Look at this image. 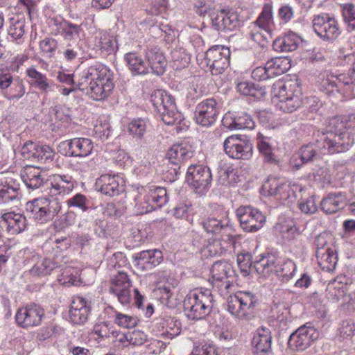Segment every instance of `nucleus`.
<instances>
[{"label":"nucleus","mask_w":355,"mask_h":355,"mask_svg":"<svg viewBox=\"0 0 355 355\" xmlns=\"http://www.w3.org/2000/svg\"><path fill=\"white\" fill-rule=\"evenodd\" d=\"M296 270V265L292 260H287L283 263L279 270H277V275L283 282H288L291 279Z\"/></svg>","instance_id":"nucleus-51"},{"label":"nucleus","mask_w":355,"mask_h":355,"mask_svg":"<svg viewBox=\"0 0 355 355\" xmlns=\"http://www.w3.org/2000/svg\"><path fill=\"white\" fill-rule=\"evenodd\" d=\"M125 59L129 69L134 75L145 74L148 72V68L144 61L137 53H126Z\"/></svg>","instance_id":"nucleus-36"},{"label":"nucleus","mask_w":355,"mask_h":355,"mask_svg":"<svg viewBox=\"0 0 355 355\" xmlns=\"http://www.w3.org/2000/svg\"><path fill=\"white\" fill-rule=\"evenodd\" d=\"M44 315V309L33 304L19 309L16 313L15 320L20 327L28 328L40 324Z\"/></svg>","instance_id":"nucleus-16"},{"label":"nucleus","mask_w":355,"mask_h":355,"mask_svg":"<svg viewBox=\"0 0 355 355\" xmlns=\"http://www.w3.org/2000/svg\"><path fill=\"white\" fill-rule=\"evenodd\" d=\"M288 62L282 58H275L268 61L262 67L255 68L252 72V78L257 81L266 80L285 73Z\"/></svg>","instance_id":"nucleus-10"},{"label":"nucleus","mask_w":355,"mask_h":355,"mask_svg":"<svg viewBox=\"0 0 355 355\" xmlns=\"http://www.w3.org/2000/svg\"><path fill=\"white\" fill-rule=\"evenodd\" d=\"M147 193L156 208L161 207L168 201L166 190L164 187H153Z\"/></svg>","instance_id":"nucleus-43"},{"label":"nucleus","mask_w":355,"mask_h":355,"mask_svg":"<svg viewBox=\"0 0 355 355\" xmlns=\"http://www.w3.org/2000/svg\"><path fill=\"white\" fill-rule=\"evenodd\" d=\"M343 16L349 26L355 29V7L352 4H345L343 7Z\"/></svg>","instance_id":"nucleus-64"},{"label":"nucleus","mask_w":355,"mask_h":355,"mask_svg":"<svg viewBox=\"0 0 355 355\" xmlns=\"http://www.w3.org/2000/svg\"><path fill=\"white\" fill-rule=\"evenodd\" d=\"M237 90L245 96H253L256 98H261L266 94L265 88L248 81L240 82L237 84Z\"/></svg>","instance_id":"nucleus-37"},{"label":"nucleus","mask_w":355,"mask_h":355,"mask_svg":"<svg viewBox=\"0 0 355 355\" xmlns=\"http://www.w3.org/2000/svg\"><path fill=\"white\" fill-rule=\"evenodd\" d=\"M327 291L329 298L335 302H338L343 298L345 295L343 286L337 287L334 284H329L327 286Z\"/></svg>","instance_id":"nucleus-63"},{"label":"nucleus","mask_w":355,"mask_h":355,"mask_svg":"<svg viewBox=\"0 0 355 355\" xmlns=\"http://www.w3.org/2000/svg\"><path fill=\"white\" fill-rule=\"evenodd\" d=\"M230 52L228 48L215 46L208 49L205 55V62L212 75H219L230 65Z\"/></svg>","instance_id":"nucleus-6"},{"label":"nucleus","mask_w":355,"mask_h":355,"mask_svg":"<svg viewBox=\"0 0 355 355\" xmlns=\"http://www.w3.org/2000/svg\"><path fill=\"white\" fill-rule=\"evenodd\" d=\"M347 203L346 196L342 192L330 193L320 202V209L326 214H333L343 209Z\"/></svg>","instance_id":"nucleus-24"},{"label":"nucleus","mask_w":355,"mask_h":355,"mask_svg":"<svg viewBox=\"0 0 355 355\" xmlns=\"http://www.w3.org/2000/svg\"><path fill=\"white\" fill-rule=\"evenodd\" d=\"M60 147L64 148L67 156L87 157L92 153L94 145L88 138L76 137L62 141Z\"/></svg>","instance_id":"nucleus-17"},{"label":"nucleus","mask_w":355,"mask_h":355,"mask_svg":"<svg viewBox=\"0 0 355 355\" xmlns=\"http://www.w3.org/2000/svg\"><path fill=\"white\" fill-rule=\"evenodd\" d=\"M40 48L44 53L51 57L58 48V41L51 37L45 38L40 42Z\"/></svg>","instance_id":"nucleus-61"},{"label":"nucleus","mask_w":355,"mask_h":355,"mask_svg":"<svg viewBox=\"0 0 355 355\" xmlns=\"http://www.w3.org/2000/svg\"><path fill=\"white\" fill-rule=\"evenodd\" d=\"M54 157V151L47 145H39L35 152V156L33 161H37L41 163H47L51 162Z\"/></svg>","instance_id":"nucleus-47"},{"label":"nucleus","mask_w":355,"mask_h":355,"mask_svg":"<svg viewBox=\"0 0 355 355\" xmlns=\"http://www.w3.org/2000/svg\"><path fill=\"white\" fill-rule=\"evenodd\" d=\"M193 154L194 150L191 145L181 143L172 146L168 150L166 158L174 166H178L191 159Z\"/></svg>","instance_id":"nucleus-23"},{"label":"nucleus","mask_w":355,"mask_h":355,"mask_svg":"<svg viewBox=\"0 0 355 355\" xmlns=\"http://www.w3.org/2000/svg\"><path fill=\"white\" fill-rule=\"evenodd\" d=\"M19 188L9 184L0 187V203H6L17 198Z\"/></svg>","instance_id":"nucleus-52"},{"label":"nucleus","mask_w":355,"mask_h":355,"mask_svg":"<svg viewBox=\"0 0 355 355\" xmlns=\"http://www.w3.org/2000/svg\"><path fill=\"white\" fill-rule=\"evenodd\" d=\"M302 103V94H301L279 101L277 103V107L284 112L291 113L300 108Z\"/></svg>","instance_id":"nucleus-39"},{"label":"nucleus","mask_w":355,"mask_h":355,"mask_svg":"<svg viewBox=\"0 0 355 355\" xmlns=\"http://www.w3.org/2000/svg\"><path fill=\"white\" fill-rule=\"evenodd\" d=\"M202 225L208 233L216 234L227 228L228 221L227 220H218L216 218H208L203 221Z\"/></svg>","instance_id":"nucleus-45"},{"label":"nucleus","mask_w":355,"mask_h":355,"mask_svg":"<svg viewBox=\"0 0 355 355\" xmlns=\"http://www.w3.org/2000/svg\"><path fill=\"white\" fill-rule=\"evenodd\" d=\"M52 189L55 190L54 195L68 194L74 187L71 177L55 175L51 182Z\"/></svg>","instance_id":"nucleus-33"},{"label":"nucleus","mask_w":355,"mask_h":355,"mask_svg":"<svg viewBox=\"0 0 355 355\" xmlns=\"http://www.w3.org/2000/svg\"><path fill=\"white\" fill-rule=\"evenodd\" d=\"M277 265V257L273 254L268 253L256 258L253 261V269L260 276L266 277L276 270Z\"/></svg>","instance_id":"nucleus-25"},{"label":"nucleus","mask_w":355,"mask_h":355,"mask_svg":"<svg viewBox=\"0 0 355 355\" xmlns=\"http://www.w3.org/2000/svg\"><path fill=\"white\" fill-rule=\"evenodd\" d=\"M259 28L267 34H270L273 26L272 7L270 4H265L262 12L255 21Z\"/></svg>","instance_id":"nucleus-35"},{"label":"nucleus","mask_w":355,"mask_h":355,"mask_svg":"<svg viewBox=\"0 0 355 355\" xmlns=\"http://www.w3.org/2000/svg\"><path fill=\"white\" fill-rule=\"evenodd\" d=\"M21 179L26 187L33 190L41 187L45 183V177L40 168L32 166L24 168Z\"/></svg>","instance_id":"nucleus-29"},{"label":"nucleus","mask_w":355,"mask_h":355,"mask_svg":"<svg viewBox=\"0 0 355 355\" xmlns=\"http://www.w3.org/2000/svg\"><path fill=\"white\" fill-rule=\"evenodd\" d=\"M171 58L173 62V67L182 69L187 67L190 62V55L187 53L184 49H178L171 51Z\"/></svg>","instance_id":"nucleus-46"},{"label":"nucleus","mask_w":355,"mask_h":355,"mask_svg":"<svg viewBox=\"0 0 355 355\" xmlns=\"http://www.w3.org/2000/svg\"><path fill=\"white\" fill-rule=\"evenodd\" d=\"M146 57L153 73L160 76L165 72L167 61L160 49L153 47L148 49Z\"/></svg>","instance_id":"nucleus-27"},{"label":"nucleus","mask_w":355,"mask_h":355,"mask_svg":"<svg viewBox=\"0 0 355 355\" xmlns=\"http://www.w3.org/2000/svg\"><path fill=\"white\" fill-rule=\"evenodd\" d=\"M318 331L314 327L304 325L291 335L288 345L293 349L304 351L318 338Z\"/></svg>","instance_id":"nucleus-11"},{"label":"nucleus","mask_w":355,"mask_h":355,"mask_svg":"<svg viewBox=\"0 0 355 355\" xmlns=\"http://www.w3.org/2000/svg\"><path fill=\"white\" fill-rule=\"evenodd\" d=\"M300 38L291 32L282 37L277 38L272 44L274 50L279 52H291L295 51L300 43Z\"/></svg>","instance_id":"nucleus-32"},{"label":"nucleus","mask_w":355,"mask_h":355,"mask_svg":"<svg viewBox=\"0 0 355 355\" xmlns=\"http://www.w3.org/2000/svg\"><path fill=\"white\" fill-rule=\"evenodd\" d=\"M224 150L232 158L248 159L252 155V145L237 136L228 137L224 141Z\"/></svg>","instance_id":"nucleus-15"},{"label":"nucleus","mask_w":355,"mask_h":355,"mask_svg":"<svg viewBox=\"0 0 355 355\" xmlns=\"http://www.w3.org/2000/svg\"><path fill=\"white\" fill-rule=\"evenodd\" d=\"M144 191L145 193H141L139 196L135 198L136 205L135 207L137 214H145L156 209L155 205L151 202V199L149 198L147 191L146 190Z\"/></svg>","instance_id":"nucleus-41"},{"label":"nucleus","mask_w":355,"mask_h":355,"mask_svg":"<svg viewBox=\"0 0 355 355\" xmlns=\"http://www.w3.org/2000/svg\"><path fill=\"white\" fill-rule=\"evenodd\" d=\"M25 19L20 15L10 18L8 34L15 40L21 38L24 34Z\"/></svg>","instance_id":"nucleus-42"},{"label":"nucleus","mask_w":355,"mask_h":355,"mask_svg":"<svg viewBox=\"0 0 355 355\" xmlns=\"http://www.w3.org/2000/svg\"><path fill=\"white\" fill-rule=\"evenodd\" d=\"M32 217L40 223L51 221L61 209L59 200L55 198L36 199L30 206Z\"/></svg>","instance_id":"nucleus-5"},{"label":"nucleus","mask_w":355,"mask_h":355,"mask_svg":"<svg viewBox=\"0 0 355 355\" xmlns=\"http://www.w3.org/2000/svg\"><path fill=\"white\" fill-rule=\"evenodd\" d=\"M26 73L28 77L31 78L32 85L44 92L50 89L51 86L46 76L40 73L34 68L28 69Z\"/></svg>","instance_id":"nucleus-40"},{"label":"nucleus","mask_w":355,"mask_h":355,"mask_svg":"<svg viewBox=\"0 0 355 355\" xmlns=\"http://www.w3.org/2000/svg\"><path fill=\"white\" fill-rule=\"evenodd\" d=\"M252 344L257 354H270L272 336L270 329L266 327L257 329L253 336Z\"/></svg>","instance_id":"nucleus-21"},{"label":"nucleus","mask_w":355,"mask_h":355,"mask_svg":"<svg viewBox=\"0 0 355 355\" xmlns=\"http://www.w3.org/2000/svg\"><path fill=\"white\" fill-rule=\"evenodd\" d=\"M150 101L166 125H173L181 121V114L177 110L174 97L165 90L154 91Z\"/></svg>","instance_id":"nucleus-3"},{"label":"nucleus","mask_w":355,"mask_h":355,"mask_svg":"<svg viewBox=\"0 0 355 355\" xmlns=\"http://www.w3.org/2000/svg\"><path fill=\"white\" fill-rule=\"evenodd\" d=\"M328 131L323 133L320 141L316 144H308L302 146L298 156H293L290 159V164L296 170L302 164L312 162L317 156L316 148L323 150L329 154L347 151L355 142V114L346 117H335L329 121Z\"/></svg>","instance_id":"nucleus-1"},{"label":"nucleus","mask_w":355,"mask_h":355,"mask_svg":"<svg viewBox=\"0 0 355 355\" xmlns=\"http://www.w3.org/2000/svg\"><path fill=\"white\" fill-rule=\"evenodd\" d=\"M61 35L68 43L78 44L77 41L80 39V33L82 28L80 25H77L69 21H64L60 24Z\"/></svg>","instance_id":"nucleus-34"},{"label":"nucleus","mask_w":355,"mask_h":355,"mask_svg":"<svg viewBox=\"0 0 355 355\" xmlns=\"http://www.w3.org/2000/svg\"><path fill=\"white\" fill-rule=\"evenodd\" d=\"M146 335L143 331L134 330L122 334L119 341L123 342L126 340L132 345H141L146 340Z\"/></svg>","instance_id":"nucleus-48"},{"label":"nucleus","mask_w":355,"mask_h":355,"mask_svg":"<svg viewBox=\"0 0 355 355\" xmlns=\"http://www.w3.org/2000/svg\"><path fill=\"white\" fill-rule=\"evenodd\" d=\"M131 282L126 272L118 271L111 281L110 293L114 294L123 305L130 303L131 300Z\"/></svg>","instance_id":"nucleus-13"},{"label":"nucleus","mask_w":355,"mask_h":355,"mask_svg":"<svg viewBox=\"0 0 355 355\" xmlns=\"http://www.w3.org/2000/svg\"><path fill=\"white\" fill-rule=\"evenodd\" d=\"M114 88V83L112 79L98 83H93L92 85L85 86V92L90 98L95 101H101L107 97Z\"/></svg>","instance_id":"nucleus-28"},{"label":"nucleus","mask_w":355,"mask_h":355,"mask_svg":"<svg viewBox=\"0 0 355 355\" xmlns=\"http://www.w3.org/2000/svg\"><path fill=\"white\" fill-rule=\"evenodd\" d=\"M25 93L23 84L19 80H12V83L6 89L3 93L4 96L8 100L19 99L21 98Z\"/></svg>","instance_id":"nucleus-50"},{"label":"nucleus","mask_w":355,"mask_h":355,"mask_svg":"<svg viewBox=\"0 0 355 355\" xmlns=\"http://www.w3.org/2000/svg\"><path fill=\"white\" fill-rule=\"evenodd\" d=\"M254 122L250 115L241 112L236 115V130L253 129Z\"/></svg>","instance_id":"nucleus-57"},{"label":"nucleus","mask_w":355,"mask_h":355,"mask_svg":"<svg viewBox=\"0 0 355 355\" xmlns=\"http://www.w3.org/2000/svg\"><path fill=\"white\" fill-rule=\"evenodd\" d=\"M318 262L324 270H331L336 263V256L330 249H326L324 252L318 250L316 252Z\"/></svg>","instance_id":"nucleus-38"},{"label":"nucleus","mask_w":355,"mask_h":355,"mask_svg":"<svg viewBox=\"0 0 355 355\" xmlns=\"http://www.w3.org/2000/svg\"><path fill=\"white\" fill-rule=\"evenodd\" d=\"M114 322L121 327L129 329L135 327L137 324L138 320L135 317L117 313Z\"/></svg>","instance_id":"nucleus-56"},{"label":"nucleus","mask_w":355,"mask_h":355,"mask_svg":"<svg viewBox=\"0 0 355 355\" xmlns=\"http://www.w3.org/2000/svg\"><path fill=\"white\" fill-rule=\"evenodd\" d=\"M236 260L241 272L244 276H247L254 271L252 255L249 252L239 254Z\"/></svg>","instance_id":"nucleus-49"},{"label":"nucleus","mask_w":355,"mask_h":355,"mask_svg":"<svg viewBox=\"0 0 355 355\" xmlns=\"http://www.w3.org/2000/svg\"><path fill=\"white\" fill-rule=\"evenodd\" d=\"M352 86L347 81V76L343 78L330 76L323 78L320 83V89L328 96L344 92L352 93Z\"/></svg>","instance_id":"nucleus-19"},{"label":"nucleus","mask_w":355,"mask_h":355,"mask_svg":"<svg viewBox=\"0 0 355 355\" xmlns=\"http://www.w3.org/2000/svg\"><path fill=\"white\" fill-rule=\"evenodd\" d=\"M213 27L217 31H233L240 25L239 15L233 10H220L211 17Z\"/></svg>","instance_id":"nucleus-18"},{"label":"nucleus","mask_w":355,"mask_h":355,"mask_svg":"<svg viewBox=\"0 0 355 355\" xmlns=\"http://www.w3.org/2000/svg\"><path fill=\"white\" fill-rule=\"evenodd\" d=\"M67 204L69 207H76L83 211H86L89 209L87 205L88 200L84 195L80 193H77L67 200Z\"/></svg>","instance_id":"nucleus-60"},{"label":"nucleus","mask_w":355,"mask_h":355,"mask_svg":"<svg viewBox=\"0 0 355 355\" xmlns=\"http://www.w3.org/2000/svg\"><path fill=\"white\" fill-rule=\"evenodd\" d=\"M26 218L20 214L6 212L2 214L0 225L5 227L11 234H17L26 227Z\"/></svg>","instance_id":"nucleus-22"},{"label":"nucleus","mask_w":355,"mask_h":355,"mask_svg":"<svg viewBox=\"0 0 355 355\" xmlns=\"http://www.w3.org/2000/svg\"><path fill=\"white\" fill-rule=\"evenodd\" d=\"M51 261L49 259L42 258L40 261L35 264L32 268V272L39 275H45L52 270Z\"/></svg>","instance_id":"nucleus-62"},{"label":"nucleus","mask_w":355,"mask_h":355,"mask_svg":"<svg viewBox=\"0 0 355 355\" xmlns=\"http://www.w3.org/2000/svg\"><path fill=\"white\" fill-rule=\"evenodd\" d=\"M187 180L198 192H202L211 181L209 168L201 164L191 165L187 169Z\"/></svg>","instance_id":"nucleus-12"},{"label":"nucleus","mask_w":355,"mask_h":355,"mask_svg":"<svg viewBox=\"0 0 355 355\" xmlns=\"http://www.w3.org/2000/svg\"><path fill=\"white\" fill-rule=\"evenodd\" d=\"M232 272V268L230 263L227 261H216L211 267V277L210 282L218 288L223 286L227 288L229 286V281L227 278Z\"/></svg>","instance_id":"nucleus-20"},{"label":"nucleus","mask_w":355,"mask_h":355,"mask_svg":"<svg viewBox=\"0 0 355 355\" xmlns=\"http://www.w3.org/2000/svg\"><path fill=\"white\" fill-rule=\"evenodd\" d=\"M89 309H69V318L74 324H83L88 318Z\"/></svg>","instance_id":"nucleus-58"},{"label":"nucleus","mask_w":355,"mask_h":355,"mask_svg":"<svg viewBox=\"0 0 355 355\" xmlns=\"http://www.w3.org/2000/svg\"><path fill=\"white\" fill-rule=\"evenodd\" d=\"M136 259L138 266L151 270L162 261L163 256L162 252L157 250H144L136 255Z\"/></svg>","instance_id":"nucleus-30"},{"label":"nucleus","mask_w":355,"mask_h":355,"mask_svg":"<svg viewBox=\"0 0 355 355\" xmlns=\"http://www.w3.org/2000/svg\"><path fill=\"white\" fill-rule=\"evenodd\" d=\"M272 92L279 101L284 100L294 95L302 94V89L298 83L295 81L288 80L283 82L277 81L272 85Z\"/></svg>","instance_id":"nucleus-26"},{"label":"nucleus","mask_w":355,"mask_h":355,"mask_svg":"<svg viewBox=\"0 0 355 355\" xmlns=\"http://www.w3.org/2000/svg\"><path fill=\"white\" fill-rule=\"evenodd\" d=\"M267 138L262 137L257 144L258 149L260 153L264 157L267 162H274L275 155L272 153L271 145L267 141Z\"/></svg>","instance_id":"nucleus-55"},{"label":"nucleus","mask_w":355,"mask_h":355,"mask_svg":"<svg viewBox=\"0 0 355 355\" xmlns=\"http://www.w3.org/2000/svg\"><path fill=\"white\" fill-rule=\"evenodd\" d=\"M236 216L242 229L248 232H257L266 221L265 216L260 211L250 206L238 208Z\"/></svg>","instance_id":"nucleus-8"},{"label":"nucleus","mask_w":355,"mask_h":355,"mask_svg":"<svg viewBox=\"0 0 355 355\" xmlns=\"http://www.w3.org/2000/svg\"><path fill=\"white\" fill-rule=\"evenodd\" d=\"M100 37L101 49L107 53L114 52L116 49V40L107 31H101Z\"/></svg>","instance_id":"nucleus-53"},{"label":"nucleus","mask_w":355,"mask_h":355,"mask_svg":"<svg viewBox=\"0 0 355 355\" xmlns=\"http://www.w3.org/2000/svg\"><path fill=\"white\" fill-rule=\"evenodd\" d=\"M282 234L285 240L296 243L299 247H302V235L299 228L293 223L282 227Z\"/></svg>","instance_id":"nucleus-44"},{"label":"nucleus","mask_w":355,"mask_h":355,"mask_svg":"<svg viewBox=\"0 0 355 355\" xmlns=\"http://www.w3.org/2000/svg\"><path fill=\"white\" fill-rule=\"evenodd\" d=\"M219 112L218 102L213 98H207L196 105L195 119L197 123L209 127L216 121Z\"/></svg>","instance_id":"nucleus-9"},{"label":"nucleus","mask_w":355,"mask_h":355,"mask_svg":"<svg viewBox=\"0 0 355 355\" xmlns=\"http://www.w3.org/2000/svg\"><path fill=\"white\" fill-rule=\"evenodd\" d=\"M128 130L133 137L141 139L146 130V123L142 119H134L129 123Z\"/></svg>","instance_id":"nucleus-54"},{"label":"nucleus","mask_w":355,"mask_h":355,"mask_svg":"<svg viewBox=\"0 0 355 355\" xmlns=\"http://www.w3.org/2000/svg\"><path fill=\"white\" fill-rule=\"evenodd\" d=\"M213 302V295L208 289H195L190 291L184 300L186 315L191 320L203 319L211 312Z\"/></svg>","instance_id":"nucleus-2"},{"label":"nucleus","mask_w":355,"mask_h":355,"mask_svg":"<svg viewBox=\"0 0 355 355\" xmlns=\"http://www.w3.org/2000/svg\"><path fill=\"white\" fill-rule=\"evenodd\" d=\"M312 23L314 31L324 40L333 41L340 34L337 21L328 14L314 16Z\"/></svg>","instance_id":"nucleus-7"},{"label":"nucleus","mask_w":355,"mask_h":355,"mask_svg":"<svg viewBox=\"0 0 355 355\" xmlns=\"http://www.w3.org/2000/svg\"><path fill=\"white\" fill-rule=\"evenodd\" d=\"M256 303L257 299L252 293L241 292L228 298L227 310L239 320H249Z\"/></svg>","instance_id":"nucleus-4"},{"label":"nucleus","mask_w":355,"mask_h":355,"mask_svg":"<svg viewBox=\"0 0 355 355\" xmlns=\"http://www.w3.org/2000/svg\"><path fill=\"white\" fill-rule=\"evenodd\" d=\"M298 207L302 212L306 214H315L318 210L316 202L313 197L300 200Z\"/></svg>","instance_id":"nucleus-59"},{"label":"nucleus","mask_w":355,"mask_h":355,"mask_svg":"<svg viewBox=\"0 0 355 355\" xmlns=\"http://www.w3.org/2000/svg\"><path fill=\"white\" fill-rule=\"evenodd\" d=\"M96 188L101 193L110 197L117 196L120 192L119 184L115 177L107 174L97 179Z\"/></svg>","instance_id":"nucleus-31"},{"label":"nucleus","mask_w":355,"mask_h":355,"mask_svg":"<svg viewBox=\"0 0 355 355\" xmlns=\"http://www.w3.org/2000/svg\"><path fill=\"white\" fill-rule=\"evenodd\" d=\"M111 79L107 69L101 64L96 63L84 69L80 74L76 87L82 91L85 90V86L93 83L105 81Z\"/></svg>","instance_id":"nucleus-14"}]
</instances>
